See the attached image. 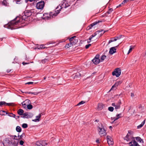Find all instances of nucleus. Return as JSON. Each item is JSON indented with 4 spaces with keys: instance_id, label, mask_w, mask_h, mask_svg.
Wrapping results in <instances>:
<instances>
[{
    "instance_id": "f257e3e1",
    "label": "nucleus",
    "mask_w": 146,
    "mask_h": 146,
    "mask_svg": "<svg viewBox=\"0 0 146 146\" xmlns=\"http://www.w3.org/2000/svg\"><path fill=\"white\" fill-rule=\"evenodd\" d=\"M31 15L32 13L31 12L26 11H25V14L23 16L22 18H21L19 17H17L13 20L8 23L7 25H6V26L9 29H15L13 27V26L17 25L19 23L22 24L24 23L25 21H27V19Z\"/></svg>"
},
{
    "instance_id": "f03ea898",
    "label": "nucleus",
    "mask_w": 146,
    "mask_h": 146,
    "mask_svg": "<svg viewBox=\"0 0 146 146\" xmlns=\"http://www.w3.org/2000/svg\"><path fill=\"white\" fill-rule=\"evenodd\" d=\"M105 32V31H104L103 30H100L97 31L90 37L88 40V43L90 42L92 38L95 37L96 35H98L100 36H101L104 34Z\"/></svg>"
},
{
    "instance_id": "7ed1b4c3",
    "label": "nucleus",
    "mask_w": 146,
    "mask_h": 146,
    "mask_svg": "<svg viewBox=\"0 0 146 146\" xmlns=\"http://www.w3.org/2000/svg\"><path fill=\"white\" fill-rule=\"evenodd\" d=\"M98 130L99 135L101 136L105 135L107 134L106 130L102 124L98 127Z\"/></svg>"
},
{
    "instance_id": "20e7f679",
    "label": "nucleus",
    "mask_w": 146,
    "mask_h": 146,
    "mask_svg": "<svg viewBox=\"0 0 146 146\" xmlns=\"http://www.w3.org/2000/svg\"><path fill=\"white\" fill-rule=\"evenodd\" d=\"M132 132L131 131H129L126 136L124 138V139L127 141H131L134 140Z\"/></svg>"
},
{
    "instance_id": "39448f33",
    "label": "nucleus",
    "mask_w": 146,
    "mask_h": 146,
    "mask_svg": "<svg viewBox=\"0 0 146 146\" xmlns=\"http://www.w3.org/2000/svg\"><path fill=\"white\" fill-rule=\"evenodd\" d=\"M44 5V2L41 1L37 3L36 5V7L38 9H42L43 8Z\"/></svg>"
},
{
    "instance_id": "423d86ee",
    "label": "nucleus",
    "mask_w": 146,
    "mask_h": 146,
    "mask_svg": "<svg viewBox=\"0 0 146 146\" xmlns=\"http://www.w3.org/2000/svg\"><path fill=\"white\" fill-rule=\"evenodd\" d=\"M121 74V70L119 68L115 69L112 73L113 76H115L117 77H118Z\"/></svg>"
},
{
    "instance_id": "0eeeda50",
    "label": "nucleus",
    "mask_w": 146,
    "mask_h": 146,
    "mask_svg": "<svg viewBox=\"0 0 146 146\" xmlns=\"http://www.w3.org/2000/svg\"><path fill=\"white\" fill-rule=\"evenodd\" d=\"M33 116V113L30 112H27L24 113L23 116H21V117L23 118H29L32 117Z\"/></svg>"
},
{
    "instance_id": "6e6552de",
    "label": "nucleus",
    "mask_w": 146,
    "mask_h": 146,
    "mask_svg": "<svg viewBox=\"0 0 146 146\" xmlns=\"http://www.w3.org/2000/svg\"><path fill=\"white\" fill-rule=\"evenodd\" d=\"M36 145L37 146H46L47 143L45 141H38L36 142Z\"/></svg>"
},
{
    "instance_id": "1a4fd4ad",
    "label": "nucleus",
    "mask_w": 146,
    "mask_h": 146,
    "mask_svg": "<svg viewBox=\"0 0 146 146\" xmlns=\"http://www.w3.org/2000/svg\"><path fill=\"white\" fill-rule=\"evenodd\" d=\"M99 58V55H96L92 61L95 64H98L100 62V60Z\"/></svg>"
},
{
    "instance_id": "9d476101",
    "label": "nucleus",
    "mask_w": 146,
    "mask_h": 146,
    "mask_svg": "<svg viewBox=\"0 0 146 146\" xmlns=\"http://www.w3.org/2000/svg\"><path fill=\"white\" fill-rule=\"evenodd\" d=\"M121 104V102L120 100H119L116 104L115 103L112 104V106L115 107V109L116 110L119 109L120 108V105Z\"/></svg>"
},
{
    "instance_id": "9b49d317",
    "label": "nucleus",
    "mask_w": 146,
    "mask_h": 146,
    "mask_svg": "<svg viewBox=\"0 0 146 146\" xmlns=\"http://www.w3.org/2000/svg\"><path fill=\"white\" fill-rule=\"evenodd\" d=\"M108 141V143L110 146H112L113 143V141L112 138L108 135L106 137Z\"/></svg>"
},
{
    "instance_id": "f8f14e48",
    "label": "nucleus",
    "mask_w": 146,
    "mask_h": 146,
    "mask_svg": "<svg viewBox=\"0 0 146 146\" xmlns=\"http://www.w3.org/2000/svg\"><path fill=\"white\" fill-rule=\"evenodd\" d=\"M75 41V42H70L66 44V45L65 47L67 48H69L70 47L72 46L73 45L75 44L76 43L78 42V40H74Z\"/></svg>"
},
{
    "instance_id": "ddd939ff",
    "label": "nucleus",
    "mask_w": 146,
    "mask_h": 146,
    "mask_svg": "<svg viewBox=\"0 0 146 146\" xmlns=\"http://www.w3.org/2000/svg\"><path fill=\"white\" fill-rule=\"evenodd\" d=\"M129 144L130 146H140L135 141L134 139L133 141H130Z\"/></svg>"
},
{
    "instance_id": "4468645a",
    "label": "nucleus",
    "mask_w": 146,
    "mask_h": 146,
    "mask_svg": "<svg viewBox=\"0 0 146 146\" xmlns=\"http://www.w3.org/2000/svg\"><path fill=\"white\" fill-rule=\"evenodd\" d=\"M70 6V5L67 2L65 1L60 6L61 7L60 9H62L63 8H66L67 7H68Z\"/></svg>"
},
{
    "instance_id": "2eb2a0df",
    "label": "nucleus",
    "mask_w": 146,
    "mask_h": 146,
    "mask_svg": "<svg viewBox=\"0 0 146 146\" xmlns=\"http://www.w3.org/2000/svg\"><path fill=\"white\" fill-rule=\"evenodd\" d=\"M11 142L10 138H6L4 141L3 144L4 145H6V146H9V145L10 144Z\"/></svg>"
},
{
    "instance_id": "dca6fc26",
    "label": "nucleus",
    "mask_w": 146,
    "mask_h": 146,
    "mask_svg": "<svg viewBox=\"0 0 146 146\" xmlns=\"http://www.w3.org/2000/svg\"><path fill=\"white\" fill-rule=\"evenodd\" d=\"M30 103V101L29 100H26L22 103L23 106L24 108H25L28 104Z\"/></svg>"
},
{
    "instance_id": "f3484780",
    "label": "nucleus",
    "mask_w": 146,
    "mask_h": 146,
    "mask_svg": "<svg viewBox=\"0 0 146 146\" xmlns=\"http://www.w3.org/2000/svg\"><path fill=\"white\" fill-rule=\"evenodd\" d=\"M12 103H6L4 101H1L0 102V106H2L3 105H7L8 106H12L13 104Z\"/></svg>"
},
{
    "instance_id": "a211bd4d",
    "label": "nucleus",
    "mask_w": 146,
    "mask_h": 146,
    "mask_svg": "<svg viewBox=\"0 0 146 146\" xmlns=\"http://www.w3.org/2000/svg\"><path fill=\"white\" fill-rule=\"evenodd\" d=\"M121 82H120V81L117 82H116L115 83V84L113 86H112L110 90H112L115 89H116L117 86H118L119 84H121Z\"/></svg>"
},
{
    "instance_id": "6ab92c4d",
    "label": "nucleus",
    "mask_w": 146,
    "mask_h": 146,
    "mask_svg": "<svg viewBox=\"0 0 146 146\" xmlns=\"http://www.w3.org/2000/svg\"><path fill=\"white\" fill-rule=\"evenodd\" d=\"M120 38H121L120 36L117 37H115L114 38H111V40H110L109 41L108 44H110V43L111 42H112L116 41L117 40H119L120 39Z\"/></svg>"
},
{
    "instance_id": "aec40b11",
    "label": "nucleus",
    "mask_w": 146,
    "mask_h": 146,
    "mask_svg": "<svg viewBox=\"0 0 146 146\" xmlns=\"http://www.w3.org/2000/svg\"><path fill=\"white\" fill-rule=\"evenodd\" d=\"M115 47L111 48L109 51V53L110 54H112L116 52V49L115 48Z\"/></svg>"
},
{
    "instance_id": "412c9836",
    "label": "nucleus",
    "mask_w": 146,
    "mask_h": 146,
    "mask_svg": "<svg viewBox=\"0 0 146 146\" xmlns=\"http://www.w3.org/2000/svg\"><path fill=\"white\" fill-rule=\"evenodd\" d=\"M41 114H39L36 117V119L32 120V121L35 122L39 121H40V118L41 117Z\"/></svg>"
},
{
    "instance_id": "4be33fe9",
    "label": "nucleus",
    "mask_w": 146,
    "mask_h": 146,
    "mask_svg": "<svg viewBox=\"0 0 146 146\" xmlns=\"http://www.w3.org/2000/svg\"><path fill=\"white\" fill-rule=\"evenodd\" d=\"M18 143V141H13L11 142L10 144L9 145V146H17Z\"/></svg>"
},
{
    "instance_id": "5701e85b",
    "label": "nucleus",
    "mask_w": 146,
    "mask_h": 146,
    "mask_svg": "<svg viewBox=\"0 0 146 146\" xmlns=\"http://www.w3.org/2000/svg\"><path fill=\"white\" fill-rule=\"evenodd\" d=\"M24 111L22 109H19L17 111V113L18 114L20 115H23L24 114Z\"/></svg>"
},
{
    "instance_id": "b1692460",
    "label": "nucleus",
    "mask_w": 146,
    "mask_h": 146,
    "mask_svg": "<svg viewBox=\"0 0 146 146\" xmlns=\"http://www.w3.org/2000/svg\"><path fill=\"white\" fill-rule=\"evenodd\" d=\"M104 105L102 103L98 104V109L99 110H102L104 107Z\"/></svg>"
},
{
    "instance_id": "393cba45",
    "label": "nucleus",
    "mask_w": 146,
    "mask_h": 146,
    "mask_svg": "<svg viewBox=\"0 0 146 146\" xmlns=\"http://www.w3.org/2000/svg\"><path fill=\"white\" fill-rule=\"evenodd\" d=\"M2 4L5 6H9V3H8L6 1L4 0L2 2Z\"/></svg>"
},
{
    "instance_id": "a878e982",
    "label": "nucleus",
    "mask_w": 146,
    "mask_h": 146,
    "mask_svg": "<svg viewBox=\"0 0 146 146\" xmlns=\"http://www.w3.org/2000/svg\"><path fill=\"white\" fill-rule=\"evenodd\" d=\"M145 120H144L141 123V124H140V125H138L137 126V128L138 129H139L145 123Z\"/></svg>"
},
{
    "instance_id": "bb28decb",
    "label": "nucleus",
    "mask_w": 146,
    "mask_h": 146,
    "mask_svg": "<svg viewBox=\"0 0 146 146\" xmlns=\"http://www.w3.org/2000/svg\"><path fill=\"white\" fill-rule=\"evenodd\" d=\"M60 10H57L56 11V13L52 14V17L56 16L59 13Z\"/></svg>"
},
{
    "instance_id": "cd10ccee",
    "label": "nucleus",
    "mask_w": 146,
    "mask_h": 146,
    "mask_svg": "<svg viewBox=\"0 0 146 146\" xmlns=\"http://www.w3.org/2000/svg\"><path fill=\"white\" fill-rule=\"evenodd\" d=\"M6 114H8V115L10 117H15V115L12 113H8L7 112H6Z\"/></svg>"
},
{
    "instance_id": "c85d7f7f",
    "label": "nucleus",
    "mask_w": 146,
    "mask_h": 146,
    "mask_svg": "<svg viewBox=\"0 0 146 146\" xmlns=\"http://www.w3.org/2000/svg\"><path fill=\"white\" fill-rule=\"evenodd\" d=\"M137 141H139L140 143H143V141L142 139H141L139 137H137L136 138Z\"/></svg>"
},
{
    "instance_id": "c756f323",
    "label": "nucleus",
    "mask_w": 146,
    "mask_h": 146,
    "mask_svg": "<svg viewBox=\"0 0 146 146\" xmlns=\"http://www.w3.org/2000/svg\"><path fill=\"white\" fill-rule=\"evenodd\" d=\"M16 130L17 132H20L21 131V128L19 126H17L16 127Z\"/></svg>"
},
{
    "instance_id": "7c9ffc66",
    "label": "nucleus",
    "mask_w": 146,
    "mask_h": 146,
    "mask_svg": "<svg viewBox=\"0 0 146 146\" xmlns=\"http://www.w3.org/2000/svg\"><path fill=\"white\" fill-rule=\"evenodd\" d=\"M98 23V22H94L93 23L91 24L89 26V28L91 29L93 26L96 25Z\"/></svg>"
},
{
    "instance_id": "2f4dec72",
    "label": "nucleus",
    "mask_w": 146,
    "mask_h": 146,
    "mask_svg": "<svg viewBox=\"0 0 146 146\" xmlns=\"http://www.w3.org/2000/svg\"><path fill=\"white\" fill-rule=\"evenodd\" d=\"M76 37V36H74L73 37H71V38H70L69 39V40L70 42H72L74 40H76V39H75V38Z\"/></svg>"
},
{
    "instance_id": "473e14b6",
    "label": "nucleus",
    "mask_w": 146,
    "mask_h": 146,
    "mask_svg": "<svg viewBox=\"0 0 146 146\" xmlns=\"http://www.w3.org/2000/svg\"><path fill=\"white\" fill-rule=\"evenodd\" d=\"M28 109L29 110L33 108V106L32 105L28 104L27 106Z\"/></svg>"
},
{
    "instance_id": "72a5a7b5",
    "label": "nucleus",
    "mask_w": 146,
    "mask_h": 146,
    "mask_svg": "<svg viewBox=\"0 0 146 146\" xmlns=\"http://www.w3.org/2000/svg\"><path fill=\"white\" fill-rule=\"evenodd\" d=\"M111 120H113V122H112V123H114V122L116 120L118 119V118L115 117H112L111 118Z\"/></svg>"
},
{
    "instance_id": "f704fd0d",
    "label": "nucleus",
    "mask_w": 146,
    "mask_h": 146,
    "mask_svg": "<svg viewBox=\"0 0 146 146\" xmlns=\"http://www.w3.org/2000/svg\"><path fill=\"white\" fill-rule=\"evenodd\" d=\"M6 112H5L4 111H0V115H5V114L4 113H6Z\"/></svg>"
},
{
    "instance_id": "c9c22d12",
    "label": "nucleus",
    "mask_w": 146,
    "mask_h": 146,
    "mask_svg": "<svg viewBox=\"0 0 146 146\" xmlns=\"http://www.w3.org/2000/svg\"><path fill=\"white\" fill-rule=\"evenodd\" d=\"M28 125L26 123H23L22 125V127L24 128H26L27 127Z\"/></svg>"
},
{
    "instance_id": "e433bc0d",
    "label": "nucleus",
    "mask_w": 146,
    "mask_h": 146,
    "mask_svg": "<svg viewBox=\"0 0 146 146\" xmlns=\"http://www.w3.org/2000/svg\"><path fill=\"white\" fill-rule=\"evenodd\" d=\"M108 110L110 111H113L114 110V108L112 107H109L108 108Z\"/></svg>"
},
{
    "instance_id": "4c0bfd02",
    "label": "nucleus",
    "mask_w": 146,
    "mask_h": 146,
    "mask_svg": "<svg viewBox=\"0 0 146 146\" xmlns=\"http://www.w3.org/2000/svg\"><path fill=\"white\" fill-rule=\"evenodd\" d=\"M134 0H124V1L121 4H124L125 3H126L127 2H128L129 1H133Z\"/></svg>"
},
{
    "instance_id": "58836bf2",
    "label": "nucleus",
    "mask_w": 146,
    "mask_h": 146,
    "mask_svg": "<svg viewBox=\"0 0 146 146\" xmlns=\"http://www.w3.org/2000/svg\"><path fill=\"white\" fill-rule=\"evenodd\" d=\"M85 102L83 101H81L79 103H78L76 106H80L81 104H82L85 103Z\"/></svg>"
},
{
    "instance_id": "ea45409f",
    "label": "nucleus",
    "mask_w": 146,
    "mask_h": 146,
    "mask_svg": "<svg viewBox=\"0 0 146 146\" xmlns=\"http://www.w3.org/2000/svg\"><path fill=\"white\" fill-rule=\"evenodd\" d=\"M106 57V56L105 55H103L101 57V59L102 61L104 60Z\"/></svg>"
},
{
    "instance_id": "a19ab883",
    "label": "nucleus",
    "mask_w": 146,
    "mask_h": 146,
    "mask_svg": "<svg viewBox=\"0 0 146 146\" xmlns=\"http://www.w3.org/2000/svg\"><path fill=\"white\" fill-rule=\"evenodd\" d=\"M133 48L131 46H130V48L127 53L128 54H129L131 52L133 49Z\"/></svg>"
},
{
    "instance_id": "79ce46f5",
    "label": "nucleus",
    "mask_w": 146,
    "mask_h": 146,
    "mask_svg": "<svg viewBox=\"0 0 146 146\" xmlns=\"http://www.w3.org/2000/svg\"><path fill=\"white\" fill-rule=\"evenodd\" d=\"M47 61H48V60L47 59H44L43 60H42V62L43 63H45Z\"/></svg>"
},
{
    "instance_id": "37998d69",
    "label": "nucleus",
    "mask_w": 146,
    "mask_h": 146,
    "mask_svg": "<svg viewBox=\"0 0 146 146\" xmlns=\"http://www.w3.org/2000/svg\"><path fill=\"white\" fill-rule=\"evenodd\" d=\"M91 46V44H89L88 45H86L85 46V48L86 49H88V48Z\"/></svg>"
},
{
    "instance_id": "c03bdc74",
    "label": "nucleus",
    "mask_w": 146,
    "mask_h": 146,
    "mask_svg": "<svg viewBox=\"0 0 146 146\" xmlns=\"http://www.w3.org/2000/svg\"><path fill=\"white\" fill-rule=\"evenodd\" d=\"M121 115V113H119L117 115H116V116L117 117H116L118 118V119H119V118L121 117L120 116Z\"/></svg>"
},
{
    "instance_id": "a18cd8bd",
    "label": "nucleus",
    "mask_w": 146,
    "mask_h": 146,
    "mask_svg": "<svg viewBox=\"0 0 146 146\" xmlns=\"http://www.w3.org/2000/svg\"><path fill=\"white\" fill-rule=\"evenodd\" d=\"M39 92H32V93H31L32 94H33L34 95H38L39 94Z\"/></svg>"
},
{
    "instance_id": "49530a36",
    "label": "nucleus",
    "mask_w": 146,
    "mask_h": 146,
    "mask_svg": "<svg viewBox=\"0 0 146 146\" xmlns=\"http://www.w3.org/2000/svg\"><path fill=\"white\" fill-rule=\"evenodd\" d=\"M78 76H80V74L79 73H76V75L75 76L74 78L78 77Z\"/></svg>"
},
{
    "instance_id": "de8ad7c7",
    "label": "nucleus",
    "mask_w": 146,
    "mask_h": 146,
    "mask_svg": "<svg viewBox=\"0 0 146 146\" xmlns=\"http://www.w3.org/2000/svg\"><path fill=\"white\" fill-rule=\"evenodd\" d=\"M24 143V141L22 140H21L19 142V144L21 145H23Z\"/></svg>"
},
{
    "instance_id": "09e8293b",
    "label": "nucleus",
    "mask_w": 146,
    "mask_h": 146,
    "mask_svg": "<svg viewBox=\"0 0 146 146\" xmlns=\"http://www.w3.org/2000/svg\"><path fill=\"white\" fill-rule=\"evenodd\" d=\"M33 83L32 82H29L26 83L25 84L30 85V84H33Z\"/></svg>"
},
{
    "instance_id": "8fccbe9b",
    "label": "nucleus",
    "mask_w": 146,
    "mask_h": 146,
    "mask_svg": "<svg viewBox=\"0 0 146 146\" xmlns=\"http://www.w3.org/2000/svg\"><path fill=\"white\" fill-rule=\"evenodd\" d=\"M44 46V45H41L40 48H45V47Z\"/></svg>"
},
{
    "instance_id": "3c124183",
    "label": "nucleus",
    "mask_w": 146,
    "mask_h": 146,
    "mask_svg": "<svg viewBox=\"0 0 146 146\" xmlns=\"http://www.w3.org/2000/svg\"><path fill=\"white\" fill-rule=\"evenodd\" d=\"M23 137V134H22L20 136H19V135H18V137H20L19 138L20 139L21 138H22Z\"/></svg>"
},
{
    "instance_id": "603ef678",
    "label": "nucleus",
    "mask_w": 146,
    "mask_h": 146,
    "mask_svg": "<svg viewBox=\"0 0 146 146\" xmlns=\"http://www.w3.org/2000/svg\"><path fill=\"white\" fill-rule=\"evenodd\" d=\"M10 136L11 137H14V139H16V140H18V139H15V137H17V136H16V135H14V136Z\"/></svg>"
},
{
    "instance_id": "864d4df0",
    "label": "nucleus",
    "mask_w": 146,
    "mask_h": 146,
    "mask_svg": "<svg viewBox=\"0 0 146 146\" xmlns=\"http://www.w3.org/2000/svg\"><path fill=\"white\" fill-rule=\"evenodd\" d=\"M113 10V9H110L109 10V11H108V12L109 13H110Z\"/></svg>"
},
{
    "instance_id": "5fc2aeb1",
    "label": "nucleus",
    "mask_w": 146,
    "mask_h": 146,
    "mask_svg": "<svg viewBox=\"0 0 146 146\" xmlns=\"http://www.w3.org/2000/svg\"><path fill=\"white\" fill-rule=\"evenodd\" d=\"M131 97H133L134 96V94L133 93H131Z\"/></svg>"
},
{
    "instance_id": "6e6d98bb",
    "label": "nucleus",
    "mask_w": 146,
    "mask_h": 146,
    "mask_svg": "<svg viewBox=\"0 0 146 146\" xmlns=\"http://www.w3.org/2000/svg\"><path fill=\"white\" fill-rule=\"evenodd\" d=\"M22 64H23V65H25L26 64H29V63H25V62H23L22 63Z\"/></svg>"
},
{
    "instance_id": "4d7b16f0",
    "label": "nucleus",
    "mask_w": 146,
    "mask_h": 146,
    "mask_svg": "<svg viewBox=\"0 0 146 146\" xmlns=\"http://www.w3.org/2000/svg\"><path fill=\"white\" fill-rule=\"evenodd\" d=\"M26 94H31V93H32V92H25Z\"/></svg>"
},
{
    "instance_id": "13d9d810",
    "label": "nucleus",
    "mask_w": 146,
    "mask_h": 146,
    "mask_svg": "<svg viewBox=\"0 0 146 146\" xmlns=\"http://www.w3.org/2000/svg\"><path fill=\"white\" fill-rule=\"evenodd\" d=\"M49 17H45V18H44V19H49Z\"/></svg>"
},
{
    "instance_id": "bf43d9fd",
    "label": "nucleus",
    "mask_w": 146,
    "mask_h": 146,
    "mask_svg": "<svg viewBox=\"0 0 146 146\" xmlns=\"http://www.w3.org/2000/svg\"><path fill=\"white\" fill-rule=\"evenodd\" d=\"M95 121L97 122H98L99 121V120L98 119H96L95 120Z\"/></svg>"
},
{
    "instance_id": "052dcab7",
    "label": "nucleus",
    "mask_w": 146,
    "mask_h": 146,
    "mask_svg": "<svg viewBox=\"0 0 146 146\" xmlns=\"http://www.w3.org/2000/svg\"><path fill=\"white\" fill-rule=\"evenodd\" d=\"M34 0H28V1H29L30 2H32L33 1H34Z\"/></svg>"
},
{
    "instance_id": "680f3d73",
    "label": "nucleus",
    "mask_w": 146,
    "mask_h": 146,
    "mask_svg": "<svg viewBox=\"0 0 146 146\" xmlns=\"http://www.w3.org/2000/svg\"><path fill=\"white\" fill-rule=\"evenodd\" d=\"M96 142L97 143H99V140H96Z\"/></svg>"
},
{
    "instance_id": "e2e57ef3",
    "label": "nucleus",
    "mask_w": 146,
    "mask_h": 146,
    "mask_svg": "<svg viewBox=\"0 0 146 146\" xmlns=\"http://www.w3.org/2000/svg\"><path fill=\"white\" fill-rule=\"evenodd\" d=\"M19 117V116H16V118L17 119Z\"/></svg>"
},
{
    "instance_id": "0e129e2a",
    "label": "nucleus",
    "mask_w": 146,
    "mask_h": 146,
    "mask_svg": "<svg viewBox=\"0 0 146 146\" xmlns=\"http://www.w3.org/2000/svg\"><path fill=\"white\" fill-rule=\"evenodd\" d=\"M11 71V70H7V72H10V71Z\"/></svg>"
},
{
    "instance_id": "69168bd1",
    "label": "nucleus",
    "mask_w": 146,
    "mask_h": 146,
    "mask_svg": "<svg viewBox=\"0 0 146 146\" xmlns=\"http://www.w3.org/2000/svg\"><path fill=\"white\" fill-rule=\"evenodd\" d=\"M110 129H111L112 128V127L111 126H110Z\"/></svg>"
},
{
    "instance_id": "338daca9",
    "label": "nucleus",
    "mask_w": 146,
    "mask_h": 146,
    "mask_svg": "<svg viewBox=\"0 0 146 146\" xmlns=\"http://www.w3.org/2000/svg\"><path fill=\"white\" fill-rule=\"evenodd\" d=\"M46 15H47V14H44V15L46 16Z\"/></svg>"
},
{
    "instance_id": "774afa93",
    "label": "nucleus",
    "mask_w": 146,
    "mask_h": 146,
    "mask_svg": "<svg viewBox=\"0 0 146 146\" xmlns=\"http://www.w3.org/2000/svg\"><path fill=\"white\" fill-rule=\"evenodd\" d=\"M46 77H44V80H45V79H46Z\"/></svg>"
}]
</instances>
